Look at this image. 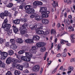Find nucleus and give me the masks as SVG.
Wrapping results in <instances>:
<instances>
[{
    "instance_id": "nucleus-1",
    "label": "nucleus",
    "mask_w": 75,
    "mask_h": 75,
    "mask_svg": "<svg viewBox=\"0 0 75 75\" xmlns=\"http://www.w3.org/2000/svg\"><path fill=\"white\" fill-rule=\"evenodd\" d=\"M47 7H40L39 12L41 13L42 16L38 15L37 14V15L35 18V20L36 21H40L43 18H47L48 17L49 15L48 14L50 13V11H47Z\"/></svg>"
},
{
    "instance_id": "nucleus-2",
    "label": "nucleus",
    "mask_w": 75,
    "mask_h": 75,
    "mask_svg": "<svg viewBox=\"0 0 75 75\" xmlns=\"http://www.w3.org/2000/svg\"><path fill=\"white\" fill-rule=\"evenodd\" d=\"M28 23L24 24L21 26L19 28L20 33L22 35L25 34V36L27 37H28L29 35H28L26 34L27 33V32L26 31L27 30L26 28L28 26Z\"/></svg>"
},
{
    "instance_id": "nucleus-3",
    "label": "nucleus",
    "mask_w": 75,
    "mask_h": 75,
    "mask_svg": "<svg viewBox=\"0 0 75 75\" xmlns=\"http://www.w3.org/2000/svg\"><path fill=\"white\" fill-rule=\"evenodd\" d=\"M7 23H8V20L7 19H6L4 20V23L2 25V28H4V30H5V31H8L10 29V28L11 27V25L10 24H6Z\"/></svg>"
},
{
    "instance_id": "nucleus-4",
    "label": "nucleus",
    "mask_w": 75,
    "mask_h": 75,
    "mask_svg": "<svg viewBox=\"0 0 75 75\" xmlns=\"http://www.w3.org/2000/svg\"><path fill=\"white\" fill-rule=\"evenodd\" d=\"M45 30H46L45 32L42 30H38L36 31V33L38 34H44L45 35L48 34L50 32V30L49 29L48 30H47V29Z\"/></svg>"
},
{
    "instance_id": "nucleus-5",
    "label": "nucleus",
    "mask_w": 75,
    "mask_h": 75,
    "mask_svg": "<svg viewBox=\"0 0 75 75\" xmlns=\"http://www.w3.org/2000/svg\"><path fill=\"white\" fill-rule=\"evenodd\" d=\"M7 53L4 52H2L1 55V59H4L7 57Z\"/></svg>"
},
{
    "instance_id": "nucleus-6",
    "label": "nucleus",
    "mask_w": 75,
    "mask_h": 75,
    "mask_svg": "<svg viewBox=\"0 0 75 75\" xmlns=\"http://www.w3.org/2000/svg\"><path fill=\"white\" fill-rule=\"evenodd\" d=\"M30 52H31L33 54H35L37 52V50H36V47L35 46H33L31 47V49L30 50Z\"/></svg>"
},
{
    "instance_id": "nucleus-7",
    "label": "nucleus",
    "mask_w": 75,
    "mask_h": 75,
    "mask_svg": "<svg viewBox=\"0 0 75 75\" xmlns=\"http://www.w3.org/2000/svg\"><path fill=\"white\" fill-rule=\"evenodd\" d=\"M39 69H40V66L38 65H35L33 68L32 70L33 71L38 72L39 71Z\"/></svg>"
},
{
    "instance_id": "nucleus-8",
    "label": "nucleus",
    "mask_w": 75,
    "mask_h": 75,
    "mask_svg": "<svg viewBox=\"0 0 75 75\" xmlns=\"http://www.w3.org/2000/svg\"><path fill=\"white\" fill-rule=\"evenodd\" d=\"M36 45L38 47L40 48L41 47L45 45V43L43 42H38L36 44Z\"/></svg>"
},
{
    "instance_id": "nucleus-9",
    "label": "nucleus",
    "mask_w": 75,
    "mask_h": 75,
    "mask_svg": "<svg viewBox=\"0 0 75 75\" xmlns=\"http://www.w3.org/2000/svg\"><path fill=\"white\" fill-rule=\"evenodd\" d=\"M25 42L28 44H33L34 43V40L33 39H28L25 40Z\"/></svg>"
},
{
    "instance_id": "nucleus-10",
    "label": "nucleus",
    "mask_w": 75,
    "mask_h": 75,
    "mask_svg": "<svg viewBox=\"0 0 75 75\" xmlns=\"http://www.w3.org/2000/svg\"><path fill=\"white\" fill-rule=\"evenodd\" d=\"M29 27L32 30H35V28H37V25L36 24H35L34 25H30Z\"/></svg>"
},
{
    "instance_id": "nucleus-11",
    "label": "nucleus",
    "mask_w": 75,
    "mask_h": 75,
    "mask_svg": "<svg viewBox=\"0 0 75 75\" xmlns=\"http://www.w3.org/2000/svg\"><path fill=\"white\" fill-rule=\"evenodd\" d=\"M42 22L43 24L47 25L49 23V21L47 19H43L42 20Z\"/></svg>"
},
{
    "instance_id": "nucleus-12",
    "label": "nucleus",
    "mask_w": 75,
    "mask_h": 75,
    "mask_svg": "<svg viewBox=\"0 0 75 75\" xmlns=\"http://www.w3.org/2000/svg\"><path fill=\"white\" fill-rule=\"evenodd\" d=\"M27 12L28 14H32L35 12L34 9L33 8H30V9L27 10Z\"/></svg>"
},
{
    "instance_id": "nucleus-13",
    "label": "nucleus",
    "mask_w": 75,
    "mask_h": 75,
    "mask_svg": "<svg viewBox=\"0 0 75 75\" xmlns=\"http://www.w3.org/2000/svg\"><path fill=\"white\" fill-rule=\"evenodd\" d=\"M12 27L13 28L14 27V28H13V31L14 33H16H16H18V32H20V27L19 28V31H18V28L16 27H15L14 25H13V26H12Z\"/></svg>"
},
{
    "instance_id": "nucleus-14",
    "label": "nucleus",
    "mask_w": 75,
    "mask_h": 75,
    "mask_svg": "<svg viewBox=\"0 0 75 75\" xmlns=\"http://www.w3.org/2000/svg\"><path fill=\"white\" fill-rule=\"evenodd\" d=\"M10 48L12 50H16L17 48V46L16 45V44H13L10 45Z\"/></svg>"
},
{
    "instance_id": "nucleus-15",
    "label": "nucleus",
    "mask_w": 75,
    "mask_h": 75,
    "mask_svg": "<svg viewBox=\"0 0 75 75\" xmlns=\"http://www.w3.org/2000/svg\"><path fill=\"white\" fill-rule=\"evenodd\" d=\"M15 40L16 42L18 43H22L23 42V41L21 39L16 38H15Z\"/></svg>"
},
{
    "instance_id": "nucleus-16",
    "label": "nucleus",
    "mask_w": 75,
    "mask_h": 75,
    "mask_svg": "<svg viewBox=\"0 0 75 75\" xmlns=\"http://www.w3.org/2000/svg\"><path fill=\"white\" fill-rule=\"evenodd\" d=\"M40 38V37L37 35L34 36L33 37V40H39Z\"/></svg>"
},
{
    "instance_id": "nucleus-17",
    "label": "nucleus",
    "mask_w": 75,
    "mask_h": 75,
    "mask_svg": "<svg viewBox=\"0 0 75 75\" xmlns=\"http://www.w3.org/2000/svg\"><path fill=\"white\" fill-rule=\"evenodd\" d=\"M25 55L26 57H33V54L30 52H25Z\"/></svg>"
},
{
    "instance_id": "nucleus-18",
    "label": "nucleus",
    "mask_w": 75,
    "mask_h": 75,
    "mask_svg": "<svg viewBox=\"0 0 75 75\" xmlns=\"http://www.w3.org/2000/svg\"><path fill=\"white\" fill-rule=\"evenodd\" d=\"M38 25L39 26V27L36 29V31H37L38 30H41L43 28V26L41 25V24L39 23L38 24Z\"/></svg>"
},
{
    "instance_id": "nucleus-19",
    "label": "nucleus",
    "mask_w": 75,
    "mask_h": 75,
    "mask_svg": "<svg viewBox=\"0 0 75 75\" xmlns=\"http://www.w3.org/2000/svg\"><path fill=\"white\" fill-rule=\"evenodd\" d=\"M16 68L19 70H23V66L20 64H18L16 66Z\"/></svg>"
},
{
    "instance_id": "nucleus-20",
    "label": "nucleus",
    "mask_w": 75,
    "mask_h": 75,
    "mask_svg": "<svg viewBox=\"0 0 75 75\" xmlns=\"http://www.w3.org/2000/svg\"><path fill=\"white\" fill-rule=\"evenodd\" d=\"M11 58L9 57L6 60V62L7 64H9L11 63Z\"/></svg>"
},
{
    "instance_id": "nucleus-21",
    "label": "nucleus",
    "mask_w": 75,
    "mask_h": 75,
    "mask_svg": "<svg viewBox=\"0 0 75 75\" xmlns=\"http://www.w3.org/2000/svg\"><path fill=\"white\" fill-rule=\"evenodd\" d=\"M68 29L69 30V32H71V31H74V28L71 26H70L68 27Z\"/></svg>"
},
{
    "instance_id": "nucleus-22",
    "label": "nucleus",
    "mask_w": 75,
    "mask_h": 75,
    "mask_svg": "<svg viewBox=\"0 0 75 75\" xmlns=\"http://www.w3.org/2000/svg\"><path fill=\"white\" fill-rule=\"evenodd\" d=\"M61 43L62 45H63V44H65L66 43H68V41H65L63 39H61Z\"/></svg>"
},
{
    "instance_id": "nucleus-23",
    "label": "nucleus",
    "mask_w": 75,
    "mask_h": 75,
    "mask_svg": "<svg viewBox=\"0 0 75 75\" xmlns=\"http://www.w3.org/2000/svg\"><path fill=\"white\" fill-rule=\"evenodd\" d=\"M31 6L30 5H27L25 6V9L28 10L31 8Z\"/></svg>"
},
{
    "instance_id": "nucleus-24",
    "label": "nucleus",
    "mask_w": 75,
    "mask_h": 75,
    "mask_svg": "<svg viewBox=\"0 0 75 75\" xmlns=\"http://www.w3.org/2000/svg\"><path fill=\"white\" fill-rule=\"evenodd\" d=\"M10 28H9V30H8V31L7 30H4V31H8L7 34V35H10L12 33V30H10Z\"/></svg>"
},
{
    "instance_id": "nucleus-25",
    "label": "nucleus",
    "mask_w": 75,
    "mask_h": 75,
    "mask_svg": "<svg viewBox=\"0 0 75 75\" xmlns=\"http://www.w3.org/2000/svg\"><path fill=\"white\" fill-rule=\"evenodd\" d=\"M37 13H34L31 14L30 16V18H35V17H36V16H37Z\"/></svg>"
},
{
    "instance_id": "nucleus-26",
    "label": "nucleus",
    "mask_w": 75,
    "mask_h": 75,
    "mask_svg": "<svg viewBox=\"0 0 75 75\" xmlns=\"http://www.w3.org/2000/svg\"><path fill=\"white\" fill-rule=\"evenodd\" d=\"M8 54L9 55H12L14 54V52H13V51L10 50L8 51Z\"/></svg>"
},
{
    "instance_id": "nucleus-27",
    "label": "nucleus",
    "mask_w": 75,
    "mask_h": 75,
    "mask_svg": "<svg viewBox=\"0 0 75 75\" xmlns=\"http://www.w3.org/2000/svg\"><path fill=\"white\" fill-rule=\"evenodd\" d=\"M23 66L25 68H27L29 67L28 63V62H25L23 63Z\"/></svg>"
},
{
    "instance_id": "nucleus-28",
    "label": "nucleus",
    "mask_w": 75,
    "mask_h": 75,
    "mask_svg": "<svg viewBox=\"0 0 75 75\" xmlns=\"http://www.w3.org/2000/svg\"><path fill=\"white\" fill-rule=\"evenodd\" d=\"M13 23H14L15 24H19L20 23V20L17 19L13 21Z\"/></svg>"
},
{
    "instance_id": "nucleus-29",
    "label": "nucleus",
    "mask_w": 75,
    "mask_h": 75,
    "mask_svg": "<svg viewBox=\"0 0 75 75\" xmlns=\"http://www.w3.org/2000/svg\"><path fill=\"white\" fill-rule=\"evenodd\" d=\"M72 1V0H64V2L65 3H67L68 4H71V2Z\"/></svg>"
},
{
    "instance_id": "nucleus-30",
    "label": "nucleus",
    "mask_w": 75,
    "mask_h": 75,
    "mask_svg": "<svg viewBox=\"0 0 75 75\" xmlns=\"http://www.w3.org/2000/svg\"><path fill=\"white\" fill-rule=\"evenodd\" d=\"M10 42L12 44H15V42H16V41L15 39H11L10 40Z\"/></svg>"
},
{
    "instance_id": "nucleus-31",
    "label": "nucleus",
    "mask_w": 75,
    "mask_h": 75,
    "mask_svg": "<svg viewBox=\"0 0 75 75\" xmlns=\"http://www.w3.org/2000/svg\"><path fill=\"white\" fill-rule=\"evenodd\" d=\"M53 6L55 8V7H56V6H58V3H57V2H56L54 1L53 2Z\"/></svg>"
},
{
    "instance_id": "nucleus-32",
    "label": "nucleus",
    "mask_w": 75,
    "mask_h": 75,
    "mask_svg": "<svg viewBox=\"0 0 75 75\" xmlns=\"http://www.w3.org/2000/svg\"><path fill=\"white\" fill-rule=\"evenodd\" d=\"M21 72L19 71L16 70L14 72L15 75H20Z\"/></svg>"
},
{
    "instance_id": "nucleus-33",
    "label": "nucleus",
    "mask_w": 75,
    "mask_h": 75,
    "mask_svg": "<svg viewBox=\"0 0 75 75\" xmlns=\"http://www.w3.org/2000/svg\"><path fill=\"white\" fill-rule=\"evenodd\" d=\"M68 70L69 71H72L74 70V67L72 66H69L68 67Z\"/></svg>"
},
{
    "instance_id": "nucleus-34",
    "label": "nucleus",
    "mask_w": 75,
    "mask_h": 75,
    "mask_svg": "<svg viewBox=\"0 0 75 75\" xmlns=\"http://www.w3.org/2000/svg\"><path fill=\"white\" fill-rule=\"evenodd\" d=\"M46 50V49L45 48V47H43L41 48L40 51L42 52H44V51H45Z\"/></svg>"
},
{
    "instance_id": "nucleus-35",
    "label": "nucleus",
    "mask_w": 75,
    "mask_h": 75,
    "mask_svg": "<svg viewBox=\"0 0 75 75\" xmlns=\"http://www.w3.org/2000/svg\"><path fill=\"white\" fill-rule=\"evenodd\" d=\"M65 32H62L61 33V35L59 34H58L57 35V37H61V36H62V35H65Z\"/></svg>"
},
{
    "instance_id": "nucleus-36",
    "label": "nucleus",
    "mask_w": 75,
    "mask_h": 75,
    "mask_svg": "<svg viewBox=\"0 0 75 75\" xmlns=\"http://www.w3.org/2000/svg\"><path fill=\"white\" fill-rule=\"evenodd\" d=\"M67 55V53L65 52H63L61 54V56L63 57H66Z\"/></svg>"
},
{
    "instance_id": "nucleus-37",
    "label": "nucleus",
    "mask_w": 75,
    "mask_h": 75,
    "mask_svg": "<svg viewBox=\"0 0 75 75\" xmlns=\"http://www.w3.org/2000/svg\"><path fill=\"white\" fill-rule=\"evenodd\" d=\"M4 14L5 16H8V11L6 10L4 11Z\"/></svg>"
},
{
    "instance_id": "nucleus-38",
    "label": "nucleus",
    "mask_w": 75,
    "mask_h": 75,
    "mask_svg": "<svg viewBox=\"0 0 75 75\" xmlns=\"http://www.w3.org/2000/svg\"><path fill=\"white\" fill-rule=\"evenodd\" d=\"M51 34L54 35L55 34V30L54 29H52L51 30Z\"/></svg>"
},
{
    "instance_id": "nucleus-39",
    "label": "nucleus",
    "mask_w": 75,
    "mask_h": 75,
    "mask_svg": "<svg viewBox=\"0 0 75 75\" xmlns=\"http://www.w3.org/2000/svg\"><path fill=\"white\" fill-rule=\"evenodd\" d=\"M13 4L12 3H9L8 5H6V7L9 8H10V7H11L13 6Z\"/></svg>"
},
{
    "instance_id": "nucleus-40",
    "label": "nucleus",
    "mask_w": 75,
    "mask_h": 75,
    "mask_svg": "<svg viewBox=\"0 0 75 75\" xmlns=\"http://www.w3.org/2000/svg\"><path fill=\"white\" fill-rule=\"evenodd\" d=\"M33 5L34 6H38V1H35L33 3Z\"/></svg>"
},
{
    "instance_id": "nucleus-41",
    "label": "nucleus",
    "mask_w": 75,
    "mask_h": 75,
    "mask_svg": "<svg viewBox=\"0 0 75 75\" xmlns=\"http://www.w3.org/2000/svg\"><path fill=\"white\" fill-rule=\"evenodd\" d=\"M24 53V50L20 51L18 52L19 54H23Z\"/></svg>"
},
{
    "instance_id": "nucleus-42",
    "label": "nucleus",
    "mask_w": 75,
    "mask_h": 75,
    "mask_svg": "<svg viewBox=\"0 0 75 75\" xmlns=\"http://www.w3.org/2000/svg\"><path fill=\"white\" fill-rule=\"evenodd\" d=\"M4 16H5V15H4V13H1L0 14V17L1 18L3 19Z\"/></svg>"
},
{
    "instance_id": "nucleus-43",
    "label": "nucleus",
    "mask_w": 75,
    "mask_h": 75,
    "mask_svg": "<svg viewBox=\"0 0 75 75\" xmlns=\"http://www.w3.org/2000/svg\"><path fill=\"white\" fill-rule=\"evenodd\" d=\"M27 57L25 56H23L21 57V59L22 60L26 61Z\"/></svg>"
},
{
    "instance_id": "nucleus-44",
    "label": "nucleus",
    "mask_w": 75,
    "mask_h": 75,
    "mask_svg": "<svg viewBox=\"0 0 75 75\" xmlns=\"http://www.w3.org/2000/svg\"><path fill=\"white\" fill-rule=\"evenodd\" d=\"M16 1H18V2L20 3L21 4L23 3L24 1V0H15Z\"/></svg>"
},
{
    "instance_id": "nucleus-45",
    "label": "nucleus",
    "mask_w": 75,
    "mask_h": 75,
    "mask_svg": "<svg viewBox=\"0 0 75 75\" xmlns=\"http://www.w3.org/2000/svg\"><path fill=\"white\" fill-rule=\"evenodd\" d=\"M6 66V64L5 63L3 62H2L1 64L0 67H2V68H4Z\"/></svg>"
},
{
    "instance_id": "nucleus-46",
    "label": "nucleus",
    "mask_w": 75,
    "mask_h": 75,
    "mask_svg": "<svg viewBox=\"0 0 75 75\" xmlns=\"http://www.w3.org/2000/svg\"><path fill=\"white\" fill-rule=\"evenodd\" d=\"M42 5V2L41 1H38V6Z\"/></svg>"
},
{
    "instance_id": "nucleus-47",
    "label": "nucleus",
    "mask_w": 75,
    "mask_h": 75,
    "mask_svg": "<svg viewBox=\"0 0 75 75\" xmlns=\"http://www.w3.org/2000/svg\"><path fill=\"white\" fill-rule=\"evenodd\" d=\"M22 49L24 50H23L24 51H26V50H28V47H27V46H23L22 47Z\"/></svg>"
},
{
    "instance_id": "nucleus-48",
    "label": "nucleus",
    "mask_w": 75,
    "mask_h": 75,
    "mask_svg": "<svg viewBox=\"0 0 75 75\" xmlns=\"http://www.w3.org/2000/svg\"><path fill=\"white\" fill-rule=\"evenodd\" d=\"M12 66L13 68H15V67H17V64L16 63H13L12 64Z\"/></svg>"
},
{
    "instance_id": "nucleus-49",
    "label": "nucleus",
    "mask_w": 75,
    "mask_h": 75,
    "mask_svg": "<svg viewBox=\"0 0 75 75\" xmlns=\"http://www.w3.org/2000/svg\"><path fill=\"white\" fill-rule=\"evenodd\" d=\"M12 61L13 62L16 63V62H17V59H12Z\"/></svg>"
},
{
    "instance_id": "nucleus-50",
    "label": "nucleus",
    "mask_w": 75,
    "mask_h": 75,
    "mask_svg": "<svg viewBox=\"0 0 75 75\" xmlns=\"http://www.w3.org/2000/svg\"><path fill=\"white\" fill-rule=\"evenodd\" d=\"M70 62H75V57L72 58L70 59Z\"/></svg>"
},
{
    "instance_id": "nucleus-51",
    "label": "nucleus",
    "mask_w": 75,
    "mask_h": 75,
    "mask_svg": "<svg viewBox=\"0 0 75 75\" xmlns=\"http://www.w3.org/2000/svg\"><path fill=\"white\" fill-rule=\"evenodd\" d=\"M30 60L31 59L30 58L28 57H26V61H27V62H29V61H30Z\"/></svg>"
},
{
    "instance_id": "nucleus-52",
    "label": "nucleus",
    "mask_w": 75,
    "mask_h": 75,
    "mask_svg": "<svg viewBox=\"0 0 75 75\" xmlns=\"http://www.w3.org/2000/svg\"><path fill=\"white\" fill-rule=\"evenodd\" d=\"M6 75H12V74L11 71H8L6 74Z\"/></svg>"
},
{
    "instance_id": "nucleus-53",
    "label": "nucleus",
    "mask_w": 75,
    "mask_h": 75,
    "mask_svg": "<svg viewBox=\"0 0 75 75\" xmlns=\"http://www.w3.org/2000/svg\"><path fill=\"white\" fill-rule=\"evenodd\" d=\"M21 21L22 22H23V23H24L25 22V21H27V19L26 18L24 19H21Z\"/></svg>"
},
{
    "instance_id": "nucleus-54",
    "label": "nucleus",
    "mask_w": 75,
    "mask_h": 75,
    "mask_svg": "<svg viewBox=\"0 0 75 75\" xmlns=\"http://www.w3.org/2000/svg\"><path fill=\"white\" fill-rule=\"evenodd\" d=\"M70 37L72 39H75V35H71Z\"/></svg>"
},
{
    "instance_id": "nucleus-55",
    "label": "nucleus",
    "mask_w": 75,
    "mask_h": 75,
    "mask_svg": "<svg viewBox=\"0 0 75 75\" xmlns=\"http://www.w3.org/2000/svg\"><path fill=\"white\" fill-rule=\"evenodd\" d=\"M48 53L47 52H46L45 55V57H44V60H45L46 58H47V54Z\"/></svg>"
},
{
    "instance_id": "nucleus-56",
    "label": "nucleus",
    "mask_w": 75,
    "mask_h": 75,
    "mask_svg": "<svg viewBox=\"0 0 75 75\" xmlns=\"http://www.w3.org/2000/svg\"><path fill=\"white\" fill-rule=\"evenodd\" d=\"M9 42H6V47H10V44Z\"/></svg>"
},
{
    "instance_id": "nucleus-57",
    "label": "nucleus",
    "mask_w": 75,
    "mask_h": 75,
    "mask_svg": "<svg viewBox=\"0 0 75 75\" xmlns=\"http://www.w3.org/2000/svg\"><path fill=\"white\" fill-rule=\"evenodd\" d=\"M24 8V6L23 5H21L19 6V8L22 10Z\"/></svg>"
},
{
    "instance_id": "nucleus-58",
    "label": "nucleus",
    "mask_w": 75,
    "mask_h": 75,
    "mask_svg": "<svg viewBox=\"0 0 75 75\" xmlns=\"http://www.w3.org/2000/svg\"><path fill=\"white\" fill-rule=\"evenodd\" d=\"M61 44H58L57 46V47L58 48V50H59L60 48H61Z\"/></svg>"
},
{
    "instance_id": "nucleus-59",
    "label": "nucleus",
    "mask_w": 75,
    "mask_h": 75,
    "mask_svg": "<svg viewBox=\"0 0 75 75\" xmlns=\"http://www.w3.org/2000/svg\"><path fill=\"white\" fill-rule=\"evenodd\" d=\"M3 42V40L2 38H0V44H2Z\"/></svg>"
},
{
    "instance_id": "nucleus-60",
    "label": "nucleus",
    "mask_w": 75,
    "mask_h": 75,
    "mask_svg": "<svg viewBox=\"0 0 75 75\" xmlns=\"http://www.w3.org/2000/svg\"><path fill=\"white\" fill-rule=\"evenodd\" d=\"M71 72H72V71H68L67 72V74L68 75H70L71 74Z\"/></svg>"
},
{
    "instance_id": "nucleus-61",
    "label": "nucleus",
    "mask_w": 75,
    "mask_h": 75,
    "mask_svg": "<svg viewBox=\"0 0 75 75\" xmlns=\"http://www.w3.org/2000/svg\"><path fill=\"white\" fill-rule=\"evenodd\" d=\"M57 71V68H56L54 70L52 71V74H53L55 73Z\"/></svg>"
},
{
    "instance_id": "nucleus-62",
    "label": "nucleus",
    "mask_w": 75,
    "mask_h": 75,
    "mask_svg": "<svg viewBox=\"0 0 75 75\" xmlns=\"http://www.w3.org/2000/svg\"><path fill=\"white\" fill-rule=\"evenodd\" d=\"M24 73H28V71L27 69H26L24 71Z\"/></svg>"
},
{
    "instance_id": "nucleus-63",
    "label": "nucleus",
    "mask_w": 75,
    "mask_h": 75,
    "mask_svg": "<svg viewBox=\"0 0 75 75\" xmlns=\"http://www.w3.org/2000/svg\"><path fill=\"white\" fill-rule=\"evenodd\" d=\"M57 57L58 58H59V57H61V54H60V53L58 54H57Z\"/></svg>"
},
{
    "instance_id": "nucleus-64",
    "label": "nucleus",
    "mask_w": 75,
    "mask_h": 75,
    "mask_svg": "<svg viewBox=\"0 0 75 75\" xmlns=\"http://www.w3.org/2000/svg\"><path fill=\"white\" fill-rule=\"evenodd\" d=\"M71 42L72 43H75V40L74 39H72L71 40Z\"/></svg>"
}]
</instances>
